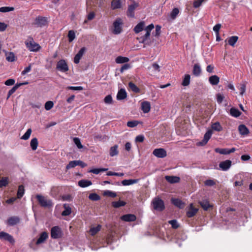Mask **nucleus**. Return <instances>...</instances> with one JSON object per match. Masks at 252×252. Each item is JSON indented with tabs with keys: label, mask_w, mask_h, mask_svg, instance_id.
<instances>
[{
	"label": "nucleus",
	"mask_w": 252,
	"mask_h": 252,
	"mask_svg": "<svg viewBox=\"0 0 252 252\" xmlns=\"http://www.w3.org/2000/svg\"><path fill=\"white\" fill-rule=\"evenodd\" d=\"M152 204L154 209L158 211H162L165 209L163 201L159 197H155L153 199Z\"/></svg>",
	"instance_id": "f257e3e1"
},
{
	"label": "nucleus",
	"mask_w": 252,
	"mask_h": 252,
	"mask_svg": "<svg viewBox=\"0 0 252 252\" xmlns=\"http://www.w3.org/2000/svg\"><path fill=\"white\" fill-rule=\"evenodd\" d=\"M27 48L31 51H37L40 48V45L35 43L32 38H30L25 42Z\"/></svg>",
	"instance_id": "f03ea898"
},
{
	"label": "nucleus",
	"mask_w": 252,
	"mask_h": 252,
	"mask_svg": "<svg viewBox=\"0 0 252 252\" xmlns=\"http://www.w3.org/2000/svg\"><path fill=\"white\" fill-rule=\"evenodd\" d=\"M39 204L44 207H50L52 206V202L51 200L47 199L44 196L37 194L36 195Z\"/></svg>",
	"instance_id": "7ed1b4c3"
},
{
	"label": "nucleus",
	"mask_w": 252,
	"mask_h": 252,
	"mask_svg": "<svg viewBox=\"0 0 252 252\" xmlns=\"http://www.w3.org/2000/svg\"><path fill=\"white\" fill-rule=\"evenodd\" d=\"M56 69L62 72L65 73L68 71L69 67L64 60H61L57 63Z\"/></svg>",
	"instance_id": "20e7f679"
},
{
	"label": "nucleus",
	"mask_w": 252,
	"mask_h": 252,
	"mask_svg": "<svg viewBox=\"0 0 252 252\" xmlns=\"http://www.w3.org/2000/svg\"><path fill=\"white\" fill-rule=\"evenodd\" d=\"M63 233L61 228L58 226L53 227L51 230V236L53 239H59L62 237Z\"/></svg>",
	"instance_id": "39448f33"
},
{
	"label": "nucleus",
	"mask_w": 252,
	"mask_h": 252,
	"mask_svg": "<svg viewBox=\"0 0 252 252\" xmlns=\"http://www.w3.org/2000/svg\"><path fill=\"white\" fill-rule=\"evenodd\" d=\"M33 24L36 27H43L47 24V18L42 16H38L35 18Z\"/></svg>",
	"instance_id": "423d86ee"
},
{
	"label": "nucleus",
	"mask_w": 252,
	"mask_h": 252,
	"mask_svg": "<svg viewBox=\"0 0 252 252\" xmlns=\"http://www.w3.org/2000/svg\"><path fill=\"white\" fill-rule=\"evenodd\" d=\"M138 6V3L134 1L132 4L128 5V9L126 12L127 16L129 17L134 18V10Z\"/></svg>",
	"instance_id": "0eeeda50"
},
{
	"label": "nucleus",
	"mask_w": 252,
	"mask_h": 252,
	"mask_svg": "<svg viewBox=\"0 0 252 252\" xmlns=\"http://www.w3.org/2000/svg\"><path fill=\"white\" fill-rule=\"evenodd\" d=\"M122 20L120 18L117 19L113 23L114 30L113 33L115 34H119L122 32Z\"/></svg>",
	"instance_id": "6e6552de"
},
{
	"label": "nucleus",
	"mask_w": 252,
	"mask_h": 252,
	"mask_svg": "<svg viewBox=\"0 0 252 252\" xmlns=\"http://www.w3.org/2000/svg\"><path fill=\"white\" fill-rule=\"evenodd\" d=\"M153 154L157 158H164L167 156V152L166 150L163 148L155 149L153 152Z\"/></svg>",
	"instance_id": "1a4fd4ad"
},
{
	"label": "nucleus",
	"mask_w": 252,
	"mask_h": 252,
	"mask_svg": "<svg viewBox=\"0 0 252 252\" xmlns=\"http://www.w3.org/2000/svg\"><path fill=\"white\" fill-rule=\"evenodd\" d=\"M212 134V130L210 129L208 130L204 134L203 139L198 142L197 145L198 146H203L207 144L209 140L210 139Z\"/></svg>",
	"instance_id": "9d476101"
},
{
	"label": "nucleus",
	"mask_w": 252,
	"mask_h": 252,
	"mask_svg": "<svg viewBox=\"0 0 252 252\" xmlns=\"http://www.w3.org/2000/svg\"><path fill=\"white\" fill-rule=\"evenodd\" d=\"M231 163V161L227 159L220 162L219 164V167L222 171H227L230 168Z\"/></svg>",
	"instance_id": "9b49d317"
},
{
	"label": "nucleus",
	"mask_w": 252,
	"mask_h": 252,
	"mask_svg": "<svg viewBox=\"0 0 252 252\" xmlns=\"http://www.w3.org/2000/svg\"><path fill=\"white\" fill-rule=\"evenodd\" d=\"M0 239L7 241L11 243H14V240L13 237L7 233L4 232H0Z\"/></svg>",
	"instance_id": "f8f14e48"
},
{
	"label": "nucleus",
	"mask_w": 252,
	"mask_h": 252,
	"mask_svg": "<svg viewBox=\"0 0 252 252\" xmlns=\"http://www.w3.org/2000/svg\"><path fill=\"white\" fill-rule=\"evenodd\" d=\"M86 51L85 47H82L78 52V53L75 56L74 58V63L77 64L79 63L80 59L84 54Z\"/></svg>",
	"instance_id": "ddd939ff"
},
{
	"label": "nucleus",
	"mask_w": 252,
	"mask_h": 252,
	"mask_svg": "<svg viewBox=\"0 0 252 252\" xmlns=\"http://www.w3.org/2000/svg\"><path fill=\"white\" fill-rule=\"evenodd\" d=\"M198 209L195 208L193 206L192 204L189 205L188 210L187 211V216L189 218H191L193 217L197 212Z\"/></svg>",
	"instance_id": "4468645a"
},
{
	"label": "nucleus",
	"mask_w": 252,
	"mask_h": 252,
	"mask_svg": "<svg viewBox=\"0 0 252 252\" xmlns=\"http://www.w3.org/2000/svg\"><path fill=\"white\" fill-rule=\"evenodd\" d=\"M121 219L125 221L131 222L135 221L136 219V217L133 214H126L122 216Z\"/></svg>",
	"instance_id": "2eb2a0df"
},
{
	"label": "nucleus",
	"mask_w": 252,
	"mask_h": 252,
	"mask_svg": "<svg viewBox=\"0 0 252 252\" xmlns=\"http://www.w3.org/2000/svg\"><path fill=\"white\" fill-rule=\"evenodd\" d=\"M20 221L19 217L16 216H13L10 217L7 220V223L8 225L10 226H13L16 225Z\"/></svg>",
	"instance_id": "dca6fc26"
},
{
	"label": "nucleus",
	"mask_w": 252,
	"mask_h": 252,
	"mask_svg": "<svg viewBox=\"0 0 252 252\" xmlns=\"http://www.w3.org/2000/svg\"><path fill=\"white\" fill-rule=\"evenodd\" d=\"M165 180L171 184L177 183L180 182V178L177 176H166Z\"/></svg>",
	"instance_id": "f3484780"
},
{
	"label": "nucleus",
	"mask_w": 252,
	"mask_h": 252,
	"mask_svg": "<svg viewBox=\"0 0 252 252\" xmlns=\"http://www.w3.org/2000/svg\"><path fill=\"white\" fill-rule=\"evenodd\" d=\"M127 96V93L124 89H121L117 94V99L121 100L126 98Z\"/></svg>",
	"instance_id": "a211bd4d"
},
{
	"label": "nucleus",
	"mask_w": 252,
	"mask_h": 252,
	"mask_svg": "<svg viewBox=\"0 0 252 252\" xmlns=\"http://www.w3.org/2000/svg\"><path fill=\"white\" fill-rule=\"evenodd\" d=\"M48 233L46 232H42L40 235L39 238L37 239L36 244L39 245L43 243L48 238Z\"/></svg>",
	"instance_id": "6ab92c4d"
},
{
	"label": "nucleus",
	"mask_w": 252,
	"mask_h": 252,
	"mask_svg": "<svg viewBox=\"0 0 252 252\" xmlns=\"http://www.w3.org/2000/svg\"><path fill=\"white\" fill-rule=\"evenodd\" d=\"M141 109L143 112L145 113L149 112L151 109L150 102L148 101H144L142 102L141 103Z\"/></svg>",
	"instance_id": "aec40b11"
},
{
	"label": "nucleus",
	"mask_w": 252,
	"mask_h": 252,
	"mask_svg": "<svg viewBox=\"0 0 252 252\" xmlns=\"http://www.w3.org/2000/svg\"><path fill=\"white\" fill-rule=\"evenodd\" d=\"M240 133L242 135H246L249 134V130L244 125H240L238 127Z\"/></svg>",
	"instance_id": "412c9836"
},
{
	"label": "nucleus",
	"mask_w": 252,
	"mask_h": 252,
	"mask_svg": "<svg viewBox=\"0 0 252 252\" xmlns=\"http://www.w3.org/2000/svg\"><path fill=\"white\" fill-rule=\"evenodd\" d=\"M201 72V69L200 65L198 63H196L193 65L192 73L193 74L196 76H198L200 75Z\"/></svg>",
	"instance_id": "4be33fe9"
},
{
	"label": "nucleus",
	"mask_w": 252,
	"mask_h": 252,
	"mask_svg": "<svg viewBox=\"0 0 252 252\" xmlns=\"http://www.w3.org/2000/svg\"><path fill=\"white\" fill-rule=\"evenodd\" d=\"M209 81L212 85H217L220 81V78L216 75H212L209 78Z\"/></svg>",
	"instance_id": "5701e85b"
},
{
	"label": "nucleus",
	"mask_w": 252,
	"mask_h": 252,
	"mask_svg": "<svg viewBox=\"0 0 252 252\" xmlns=\"http://www.w3.org/2000/svg\"><path fill=\"white\" fill-rule=\"evenodd\" d=\"M171 202L175 206L180 208H183L184 206V203L179 199L172 198L171 199Z\"/></svg>",
	"instance_id": "b1692460"
},
{
	"label": "nucleus",
	"mask_w": 252,
	"mask_h": 252,
	"mask_svg": "<svg viewBox=\"0 0 252 252\" xmlns=\"http://www.w3.org/2000/svg\"><path fill=\"white\" fill-rule=\"evenodd\" d=\"M145 26L144 22L139 23L134 28V31L135 33H138L142 31Z\"/></svg>",
	"instance_id": "393cba45"
},
{
	"label": "nucleus",
	"mask_w": 252,
	"mask_h": 252,
	"mask_svg": "<svg viewBox=\"0 0 252 252\" xmlns=\"http://www.w3.org/2000/svg\"><path fill=\"white\" fill-rule=\"evenodd\" d=\"M139 179H129V180H124L122 181V184L123 186H129L134 184L137 183Z\"/></svg>",
	"instance_id": "a878e982"
},
{
	"label": "nucleus",
	"mask_w": 252,
	"mask_h": 252,
	"mask_svg": "<svg viewBox=\"0 0 252 252\" xmlns=\"http://www.w3.org/2000/svg\"><path fill=\"white\" fill-rule=\"evenodd\" d=\"M230 114L232 117L237 118L241 115V112L238 109L232 107L230 109Z\"/></svg>",
	"instance_id": "bb28decb"
},
{
	"label": "nucleus",
	"mask_w": 252,
	"mask_h": 252,
	"mask_svg": "<svg viewBox=\"0 0 252 252\" xmlns=\"http://www.w3.org/2000/svg\"><path fill=\"white\" fill-rule=\"evenodd\" d=\"M64 210L62 213V215L63 216H67L69 215L71 213V209L67 204L63 205Z\"/></svg>",
	"instance_id": "cd10ccee"
},
{
	"label": "nucleus",
	"mask_w": 252,
	"mask_h": 252,
	"mask_svg": "<svg viewBox=\"0 0 252 252\" xmlns=\"http://www.w3.org/2000/svg\"><path fill=\"white\" fill-rule=\"evenodd\" d=\"M27 83H24L16 84L9 91L7 94V99L9 98L10 95L12 94L20 86L23 84H26Z\"/></svg>",
	"instance_id": "c85d7f7f"
},
{
	"label": "nucleus",
	"mask_w": 252,
	"mask_h": 252,
	"mask_svg": "<svg viewBox=\"0 0 252 252\" xmlns=\"http://www.w3.org/2000/svg\"><path fill=\"white\" fill-rule=\"evenodd\" d=\"M118 148V146L117 145H115L111 147L109 152V155L111 157H114L118 155L119 151Z\"/></svg>",
	"instance_id": "c756f323"
},
{
	"label": "nucleus",
	"mask_w": 252,
	"mask_h": 252,
	"mask_svg": "<svg viewBox=\"0 0 252 252\" xmlns=\"http://www.w3.org/2000/svg\"><path fill=\"white\" fill-rule=\"evenodd\" d=\"M92 184V182L89 180H81L78 182V185L82 188L87 187Z\"/></svg>",
	"instance_id": "7c9ffc66"
},
{
	"label": "nucleus",
	"mask_w": 252,
	"mask_h": 252,
	"mask_svg": "<svg viewBox=\"0 0 252 252\" xmlns=\"http://www.w3.org/2000/svg\"><path fill=\"white\" fill-rule=\"evenodd\" d=\"M129 61L127 57L119 56L116 58L115 62L117 63H124L128 62Z\"/></svg>",
	"instance_id": "2f4dec72"
},
{
	"label": "nucleus",
	"mask_w": 252,
	"mask_h": 252,
	"mask_svg": "<svg viewBox=\"0 0 252 252\" xmlns=\"http://www.w3.org/2000/svg\"><path fill=\"white\" fill-rule=\"evenodd\" d=\"M111 6L113 9L120 8L121 7V0H112Z\"/></svg>",
	"instance_id": "473e14b6"
},
{
	"label": "nucleus",
	"mask_w": 252,
	"mask_h": 252,
	"mask_svg": "<svg viewBox=\"0 0 252 252\" xmlns=\"http://www.w3.org/2000/svg\"><path fill=\"white\" fill-rule=\"evenodd\" d=\"M38 145V140L36 138H32L30 142V146L32 150H36Z\"/></svg>",
	"instance_id": "72a5a7b5"
},
{
	"label": "nucleus",
	"mask_w": 252,
	"mask_h": 252,
	"mask_svg": "<svg viewBox=\"0 0 252 252\" xmlns=\"http://www.w3.org/2000/svg\"><path fill=\"white\" fill-rule=\"evenodd\" d=\"M201 206L203 208L204 210H207L211 205L209 204V202L207 200H203L199 202Z\"/></svg>",
	"instance_id": "f704fd0d"
},
{
	"label": "nucleus",
	"mask_w": 252,
	"mask_h": 252,
	"mask_svg": "<svg viewBox=\"0 0 252 252\" xmlns=\"http://www.w3.org/2000/svg\"><path fill=\"white\" fill-rule=\"evenodd\" d=\"M179 13V10L177 8H174L172 11L171 12L169 15V18L171 19V20H173L176 19L177 16Z\"/></svg>",
	"instance_id": "c9c22d12"
},
{
	"label": "nucleus",
	"mask_w": 252,
	"mask_h": 252,
	"mask_svg": "<svg viewBox=\"0 0 252 252\" xmlns=\"http://www.w3.org/2000/svg\"><path fill=\"white\" fill-rule=\"evenodd\" d=\"M211 127L213 130H216L217 131H220L222 129V126L220 125V123L218 122L213 123Z\"/></svg>",
	"instance_id": "e433bc0d"
},
{
	"label": "nucleus",
	"mask_w": 252,
	"mask_h": 252,
	"mask_svg": "<svg viewBox=\"0 0 252 252\" xmlns=\"http://www.w3.org/2000/svg\"><path fill=\"white\" fill-rule=\"evenodd\" d=\"M126 202L123 201L119 200L118 201H114L112 202V205L113 207L116 208L124 206L126 205Z\"/></svg>",
	"instance_id": "4c0bfd02"
},
{
	"label": "nucleus",
	"mask_w": 252,
	"mask_h": 252,
	"mask_svg": "<svg viewBox=\"0 0 252 252\" xmlns=\"http://www.w3.org/2000/svg\"><path fill=\"white\" fill-rule=\"evenodd\" d=\"M128 87L134 93H138L140 92V89L132 82L128 83Z\"/></svg>",
	"instance_id": "58836bf2"
},
{
	"label": "nucleus",
	"mask_w": 252,
	"mask_h": 252,
	"mask_svg": "<svg viewBox=\"0 0 252 252\" xmlns=\"http://www.w3.org/2000/svg\"><path fill=\"white\" fill-rule=\"evenodd\" d=\"M190 76L189 74H187L185 75V77L183 79V82L182 83V85L184 86H187L190 83Z\"/></svg>",
	"instance_id": "ea45409f"
},
{
	"label": "nucleus",
	"mask_w": 252,
	"mask_h": 252,
	"mask_svg": "<svg viewBox=\"0 0 252 252\" xmlns=\"http://www.w3.org/2000/svg\"><path fill=\"white\" fill-rule=\"evenodd\" d=\"M24 192L25 189L24 186L22 185L19 186L17 194V198H21L23 196Z\"/></svg>",
	"instance_id": "a19ab883"
},
{
	"label": "nucleus",
	"mask_w": 252,
	"mask_h": 252,
	"mask_svg": "<svg viewBox=\"0 0 252 252\" xmlns=\"http://www.w3.org/2000/svg\"><path fill=\"white\" fill-rule=\"evenodd\" d=\"M238 39V37L237 36H231L228 39V44L232 46H234Z\"/></svg>",
	"instance_id": "79ce46f5"
},
{
	"label": "nucleus",
	"mask_w": 252,
	"mask_h": 252,
	"mask_svg": "<svg viewBox=\"0 0 252 252\" xmlns=\"http://www.w3.org/2000/svg\"><path fill=\"white\" fill-rule=\"evenodd\" d=\"M101 228V226L100 225H98L96 227H92L90 229V232L92 235H94L96 234L99 231H100Z\"/></svg>",
	"instance_id": "37998d69"
},
{
	"label": "nucleus",
	"mask_w": 252,
	"mask_h": 252,
	"mask_svg": "<svg viewBox=\"0 0 252 252\" xmlns=\"http://www.w3.org/2000/svg\"><path fill=\"white\" fill-rule=\"evenodd\" d=\"M14 10V8L13 7L9 6H3L0 7V12L2 13H5L9 11H12Z\"/></svg>",
	"instance_id": "c03bdc74"
},
{
	"label": "nucleus",
	"mask_w": 252,
	"mask_h": 252,
	"mask_svg": "<svg viewBox=\"0 0 252 252\" xmlns=\"http://www.w3.org/2000/svg\"><path fill=\"white\" fill-rule=\"evenodd\" d=\"M32 132V130L31 128L28 129L25 133L21 137V139L25 140H28Z\"/></svg>",
	"instance_id": "a18cd8bd"
},
{
	"label": "nucleus",
	"mask_w": 252,
	"mask_h": 252,
	"mask_svg": "<svg viewBox=\"0 0 252 252\" xmlns=\"http://www.w3.org/2000/svg\"><path fill=\"white\" fill-rule=\"evenodd\" d=\"M89 198L93 201H97L100 199V196L95 193H92L89 194Z\"/></svg>",
	"instance_id": "49530a36"
},
{
	"label": "nucleus",
	"mask_w": 252,
	"mask_h": 252,
	"mask_svg": "<svg viewBox=\"0 0 252 252\" xmlns=\"http://www.w3.org/2000/svg\"><path fill=\"white\" fill-rule=\"evenodd\" d=\"M215 152L216 153L222 154V155H228V149H220V148H216L215 149Z\"/></svg>",
	"instance_id": "de8ad7c7"
},
{
	"label": "nucleus",
	"mask_w": 252,
	"mask_h": 252,
	"mask_svg": "<svg viewBox=\"0 0 252 252\" xmlns=\"http://www.w3.org/2000/svg\"><path fill=\"white\" fill-rule=\"evenodd\" d=\"M103 194L105 196H108L113 198L117 196V194L115 192H113L109 190H105Z\"/></svg>",
	"instance_id": "09e8293b"
},
{
	"label": "nucleus",
	"mask_w": 252,
	"mask_h": 252,
	"mask_svg": "<svg viewBox=\"0 0 252 252\" xmlns=\"http://www.w3.org/2000/svg\"><path fill=\"white\" fill-rule=\"evenodd\" d=\"M6 59L8 62H13L15 60V56L14 54L10 52L9 53L6 54Z\"/></svg>",
	"instance_id": "8fccbe9b"
},
{
	"label": "nucleus",
	"mask_w": 252,
	"mask_h": 252,
	"mask_svg": "<svg viewBox=\"0 0 252 252\" xmlns=\"http://www.w3.org/2000/svg\"><path fill=\"white\" fill-rule=\"evenodd\" d=\"M73 142H74V143H75V144L76 145V146L77 147V148L78 149H82V148H83V146L82 145V144L81 143V141H80V139L79 138H78V137H74L73 138Z\"/></svg>",
	"instance_id": "3c124183"
},
{
	"label": "nucleus",
	"mask_w": 252,
	"mask_h": 252,
	"mask_svg": "<svg viewBox=\"0 0 252 252\" xmlns=\"http://www.w3.org/2000/svg\"><path fill=\"white\" fill-rule=\"evenodd\" d=\"M8 183V178L3 177L0 180V188L3 187H5Z\"/></svg>",
	"instance_id": "603ef678"
},
{
	"label": "nucleus",
	"mask_w": 252,
	"mask_h": 252,
	"mask_svg": "<svg viewBox=\"0 0 252 252\" xmlns=\"http://www.w3.org/2000/svg\"><path fill=\"white\" fill-rule=\"evenodd\" d=\"M68 37L69 41L72 42L75 38V32L72 30L69 31L68 33Z\"/></svg>",
	"instance_id": "864d4df0"
},
{
	"label": "nucleus",
	"mask_w": 252,
	"mask_h": 252,
	"mask_svg": "<svg viewBox=\"0 0 252 252\" xmlns=\"http://www.w3.org/2000/svg\"><path fill=\"white\" fill-rule=\"evenodd\" d=\"M77 160H73L69 162V163L66 165V168L67 169L75 167V166L78 165Z\"/></svg>",
	"instance_id": "5fc2aeb1"
},
{
	"label": "nucleus",
	"mask_w": 252,
	"mask_h": 252,
	"mask_svg": "<svg viewBox=\"0 0 252 252\" xmlns=\"http://www.w3.org/2000/svg\"><path fill=\"white\" fill-rule=\"evenodd\" d=\"M54 106V103L52 101H48L45 104V109L48 111L51 109Z\"/></svg>",
	"instance_id": "6e6d98bb"
},
{
	"label": "nucleus",
	"mask_w": 252,
	"mask_h": 252,
	"mask_svg": "<svg viewBox=\"0 0 252 252\" xmlns=\"http://www.w3.org/2000/svg\"><path fill=\"white\" fill-rule=\"evenodd\" d=\"M216 182L214 180L209 179L204 182V185L206 186L212 187L216 185Z\"/></svg>",
	"instance_id": "4d7b16f0"
},
{
	"label": "nucleus",
	"mask_w": 252,
	"mask_h": 252,
	"mask_svg": "<svg viewBox=\"0 0 252 252\" xmlns=\"http://www.w3.org/2000/svg\"><path fill=\"white\" fill-rule=\"evenodd\" d=\"M168 223L170 224L172 227V228L174 229H176L179 227V225L177 222V221L176 220H169L168 221Z\"/></svg>",
	"instance_id": "13d9d810"
},
{
	"label": "nucleus",
	"mask_w": 252,
	"mask_h": 252,
	"mask_svg": "<svg viewBox=\"0 0 252 252\" xmlns=\"http://www.w3.org/2000/svg\"><path fill=\"white\" fill-rule=\"evenodd\" d=\"M107 176H120L122 177L124 175V174L123 173H117V172H114L112 171H109L107 173Z\"/></svg>",
	"instance_id": "bf43d9fd"
},
{
	"label": "nucleus",
	"mask_w": 252,
	"mask_h": 252,
	"mask_svg": "<svg viewBox=\"0 0 252 252\" xmlns=\"http://www.w3.org/2000/svg\"><path fill=\"white\" fill-rule=\"evenodd\" d=\"M204 0H195L193 3V7L194 8L199 7Z\"/></svg>",
	"instance_id": "052dcab7"
},
{
	"label": "nucleus",
	"mask_w": 252,
	"mask_h": 252,
	"mask_svg": "<svg viewBox=\"0 0 252 252\" xmlns=\"http://www.w3.org/2000/svg\"><path fill=\"white\" fill-rule=\"evenodd\" d=\"M220 24H217L213 27V31L216 32V34H219V31L221 28Z\"/></svg>",
	"instance_id": "680f3d73"
},
{
	"label": "nucleus",
	"mask_w": 252,
	"mask_h": 252,
	"mask_svg": "<svg viewBox=\"0 0 252 252\" xmlns=\"http://www.w3.org/2000/svg\"><path fill=\"white\" fill-rule=\"evenodd\" d=\"M138 125V122L136 121H128L127 123V126L129 127H134Z\"/></svg>",
	"instance_id": "e2e57ef3"
},
{
	"label": "nucleus",
	"mask_w": 252,
	"mask_h": 252,
	"mask_svg": "<svg viewBox=\"0 0 252 252\" xmlns=\"http://www.w3.org/2000/svg\"><path fill=\"white\" fill-rule=\"evenodd\" d=\"M104 101L106 104H111L112 102V97L111 95H107L104 99Z\"/></svg>",
	"instance_id": "0e129e2a"
},
{
	"label": "nucleus",
	"mask_w": 252,
	"mask_h": 252,
	"mask_svg": "<svg viewBox=\"0 0 252 252\" xmlns=\"http://www.w3.org/2000/svg\"><path fill=\"white\" fill-rule=\"evenodd\" d=\"M161 26L159 25H156V31L154 34V36H158L159 35L161 32Z\"/></svg>",
	"instance_id": "69168bd1"
},
{
	"label": "nucleus",
	"mask_w": 252,
	"mask_h": 252,
	"mask_svg": "<svg viewBox=\"0 0 252 252\" xmlns=\"http://www.w3.org/2000/svg\"><path fill=\"white\" fill-rule=\"evenodd\" d=\"M130 68V64L126 63L124 64L120 69V72L123 73L125 70H127Z\"/></svg>",
	"instance_id": "338daca9"
},
{
	"label": "nucleus",
	"mask_w": 252,
	"mask_h": 252,
	"mask_svg": "<svg viewBox=\"0 0 252 252\" xmlns=\"http://www.w3.org/2000/svg\"><path fill=\"white\" fill-rule=\"evenodd\" d=\"M224 97L223 96V95L220 94H217V101L219 103H221L223 99H224Z\"/></svg>",
	"instance_id": "774afa93"
}]
</instances>
